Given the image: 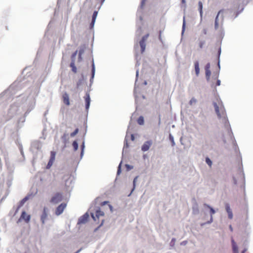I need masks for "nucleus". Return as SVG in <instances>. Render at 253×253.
I'll return each instance as SVG.
<instances>
[{
    "label": "nucleus",
    "mask_w": 253,
    "mask_h": 253,
    "mask_svg": "<svg viewBox=\"0 0 253 253\" xmlns=\"http://www.w3.org/2000/svg\"><path fill=\"white\" fill-rule=\"evenodd\" d=\"M213 106L218 119L222 120V123L225 125V126H228L229 122L226 116L224 107L222 102L219 101L218 104H217L216 103H214Z\"/></svg>",
    "instance_id": "obj_1"
},
{
    "label": "nucleus",
    "mask_w": 253,
    "mask_h": 253,
    "mask_svg": "<svg viewBox=\"0 0 253 253\" xmlns=\"http://www.w3.org/2000/svg\"><path fill=\"white\" fill-rule=\"evenodd\" d=\"M63 199L62 194L60 193H55L51 198L50 202L52 204H57Z\"/></svg>",
    "instance_id": "obj_2"
},
{
    "label": "nucleus",
    "mask_w": 253,
    "mask_h": 253,
    "mask_svg": "<svg viewBox=\"0 0 253 253\" xmlns=\"http://www.w3.org/2000/svg\"><path fill=\"white\" fill-rule=\"evenodd\" d=\"M67 204L66 203H61L56 208L55 210V214L57 216L60 215L63 212Z\"/></svg>",
    "instance_id": "obj_3"
},
{
    "label": "nucleus",
    "mask_w": 253,
    "mask_h": 253,
    "mask_svg": "<svg viewBox=\"0 0 253 253\" xmlns=\"http://www.w3.org/2000/svg\"><path fill=\"white\" fill-rule=\"evenodd\" d=\"M48 209L46 207H44L41 216V220L42 224H44L46 219L48 216Z\"/></svg>",
    "instance_id": "obj_4"
},
{
    "label": "nucleus",
    "mask_w": 253,
    "mask_h": 253,
    "mask_svg": "<svg viewBox=\"0 0 253 253\" xmlns=\"http://www.w3.org/2000/svg\"><path fill=\"white\" fill-rule=\"evenodd\" d=\"M104 215V213L103 211H101L100 210H97L95 211V216H94L93 213H91V217L94 221H96L99 219L100 216H103Z\"/></svg>",
    "instance_id": "obj_5"
},
{
    "label": "nucleus",
    "mask_w": 253,
    "mask_h": 253,
    "mask_svg": "<svg viewBox=\"0 0 253 253\" xmlns=\"http://www.w3.org/2000/svg\"><path fill=\"white\" fill-rule=\"evenodd\" d=\"M88 217L89 215L88 213H85L79 219L78 223L79 224H81L86 223L88 220Z\"/></svg>",
    "instance_id": "obj_6"
},
{
    "label": "nucleus",
    "mask_w": 253,
    "mask_h": 253,
    "mask_svg": "<svg viewBox=\"0 0 253 253\" xmlns=\"http://www.w3.org/2000/svg\"><path fill=\"white\" fill-rule=\"evenodd\" d=\"M206 77L207 80L209 81L210 79L211 72L210 71V63H208L205 66Z\"/></svg>",
    "instance_id": "obj_7"
},
{
    "label": "nucleus",
    "mask_w": 253,
    "mask_h": 253,
    "mask_svg": "<svg viewBox=\"0 0 253 253\" xmlns=\"http://www.w3.org/2000/svg\"><path fill=\"white\" fill-rule=\"evenodd\" d=\"M152 144V141H146L142 146L141 150L143 152L148 151Z\"/></svg>",
    "instance_id": "obj_8"
},
{
    "label": "nucleus",
    "mask_w": 253,
    "mask_h": 253,
    "mask_svg": "<svg viewBox=\"0 0 253 253\" xmlns=\"http://www.w3.org/2000/svg\"><path fill=\"white\" fill-rule=\"evenodd\" d=\"M62 100L63 101V103L66 105L67 106L70 105V100H69V97L67 93L65 92L63 93L62 95Z\"/></svg>",
    "instance_id": "obj_9"
},
{
    "label": "nucleus",
    "mask_w": 253,
    "mask_h": 253,
    "mask_svg": "<svg viewBox=\"0 0 253 253\" xmlns=\"http://www.w3.org/2000/svg\"><path fill=\"white\" fill-rule=\"evenodd\" d=\"M20 218L23 219L26 222L28 223L30 220L31 216L30 215L27 214L25 211H23L22 212Z\"/></svg>",
    "instance_id": "obj_10"
},
{
    "label": "nucleus",
    "mask_w": 253,
    "mask_h": 253,
    "mask_svg": "<svg viewBox=\"0 0 253 253\" xmlns=\"http://www.w3.org/2000/svg\"><path fill=\"white\" fill-rule=\"evenodd\" d=\"M84 100L85 102V108L86 110H88L89 107L90 102V99L89 93H86L85 96H84Z\"/></svg>",
    "instance_id": "obj_11"
},
{
    "label": "nucleus",
    "mask_w": 253,
    "mask_h": 253,
    "mask_svg": "<svg viewBox=\"0 0 253 253\" xmlns=\"http://www.w3.org/2000/svg\"><path fill=\"white\" fill-rule=\"evenodd\" d=\"M226 210L228 214V217L230 219H232L233 217V214L232 211L228 204H226L225 206Z\"/></svg>",
    "instance_id": "obj_12"
},
{
    "label": "nucleus",
    "mask_w": 253,
    "mask_h": 253,
    "mask_svg": "<svg viewBox=\"0 0 253 253\" xmlns=\"http://www.w3.org/2000/svg\"><path fill=\"white\" fill-rule=\"evenodd\" d=\"M97 14H98V12L96 11H94V12L93 13L92 17V21L90 24V26L91 27H93V26H94Z\"/></svg>",
    "instance_id": "obj_13"
},
{
    "label": "nucleus",
    "mask_w": 253,
    "mask_h": 253,
    "mask_svg": "<svg viewBox=\"0 0 253 253\" xmlns=\"http://www.w3.org/2000/svg\"><path fill=\"white\" fill-rule=\"evenodd\" d=\"M194 66H195V72L197 76H199L200 73V68H199V62L198 61H196L194 63Z\"/></svg>",
    "instance_id": "obj_14"
},
{
    "label": "nucleus",
    "mask_w": 253,
    "mask_h": 253,
    "mask_svg": "<svg viewBox=\"0 0 253 253\" xmlns=\"http://www.w3.org/2000/svg\"><path fill=\"white\" fill-rule=\"evenodd\" d=\"M232 245L234 253H238V247L233 239L232 240Z\"/></svg>",
    "instance_id": "obj_15"
},
{
    "label": "nucleus",
    "mask_w": 253,
    "mask_h": 253,
    "mask_svg": "<svg viewBox=\"0 0 253 253\" xmlns=\"http://www.w3.org/2000/svg\"><path fill=\"white\" fill-rule=\"evenodd\" d=\"M204 206L205 207L208 208L210 210V212H211V222L212 220V215L215 213V211L213 210V209L212 208H211L209 205H208L206 204H204Z\"/></svg>",
    "instance_id": "obj_16"
},
{
    "label": "nucleus",
    "mask_w": 253,
    "mask_h": 253,
    "mask_svg": "<svg viewBox=\"0 0 253 253\" xmlns=\"http://www.w3.org/2000/svg\"><path fill=\"white\" fill-rule=\"evenodd\" d=\"M139 44L141 48V52H143L144 51L146 46L145 42L140 41L139 42Z\"/></svg>",
    "instance_id": "obj_17"
},
{
    "label": "nucleus",
    "mask_w": 253,
    "mask_h": 253,
    "mask_svg": "<svg viewBox=\"0 0 253 253\" xmlns=\"http://www.w3.org/2000/svg\"><path fill=\"white\" fill-rule=\"evenodd\" d=\"M84 47H81L79 52V59H82V55L84 52Z\"/></svg>",
    "instance_id": "obj_18"
},
{
    "label": "nucleus",
    "mask_w": 253,
    "mask_h": 253,
    "mask_svg": "<svg viewBox=\"0 0 253 253\" xmlns=\"http://www.w3.org/2000/svg\"><path fill=\"white\" fill-rule=\"evenodd\" d=\"M55 155H56V153L54 151H51L50 152V157L49 160L54 162L55 161Z\"/></svg>",
    "instance_id": "obj_19"
},
{
    "label": "nucleus",
    "mask_w": 253,
    "mask_h": 253,
    "mask_svg": "<svg viewBox=\"0 0 253 253\" xmlns=\"http://www.w3.org/2000/svg\"><path fill=\"white\" fill-rule=\"evenodd\" d=\"M137 123L139 125H142L144 124V118L142 116H140L137 120Z\"/></svg>",
    "instance_id": "obj_20"
},
{
    "label": "nucleus",
    "mask_w": 253,
    "mask_h": 253,
    "mask_svg": "<svg viewBox=\"0 0 253 253\" xmlns=\"http://www.w3.org/2000/svg\"><path fill=\"white\" fill-rule=\"evenodd\" d=\"M70 67L72 68V71L74 73H77V68H76L74 62H72L71 63Z\"/></svg>",
    "instance_id": "obj_21"
},
{
    "label": "nucleus",
    "mask_w": 253,
    "mask_h": 253,
    "mask_svg": "<svg viewBox=\"0 0 253 253\" xmlns=\"http://www.w3.org/2000/svg\"><path fill=\"white\" fill-rule=\"evenodd\" d=\"M198 8H199V10L200 11V14L202 15V14L203 4H202V2L201 1H199V2H198Z\"/></svg>",
    "instance_id": "obj_22"
},
{
    "label": "nucleus",
    "mask_w": 253,
    "mask_h": 253,
    "mask_svg": "<svg viewBox=\"0 0 253 253\" xmlns=\"http://www.w3.org/2000/svg\"><path fill=\"white\" fill-rule=\"evenodd\" d=\"M74 150L75 151H77L78 149V144L76 141H74L72 144Z\"/></svg>",
    "instance_id": "obj_23"
},
{
    "label": "nucleus",
    "mask_w": 253,
    "mask_h": 253,
    "mask_svg": "<svg viewBox=\"0 0 253 253\" xmlns=\"http://www.w3.org/2000/svg\"><path fill=\"white\" fill-rule=\"evenodd\" d=\"M205 43V42L204 41H200L198 43L199 48H202L203 47V46H204Z\"/></svg>",
    "instance_id": "obj_24"
},
{
    "label": "nucleus",
    "mask_w": 253,
    "mask_h": 253,
    "mask_svg": "<svg viewBox=\"0 0 253 253\" xmlns=\"http://www.w3.org/2000/svg\"><path fill=\"white\" fill-rule=\"evenodd\" d=\"M79 132V129L78 128H76L74 132H72L71 134H70V136L71 137H74V136H75Z\"/></svg>",
    "instance_id": "obj_25"
},
{
    "label": "nucleus",
    "mask_w": 253,
    "mask_h": 253,
    "mask_svg": "<svg viewBox=\"0 0 253 253\" xmlns=\"http://www.w3.org/2000/svg\"><path fill=\"white\" fill-rule=\"evenodd\" d=\"M206 162L207 163V164L210 166L211 167L212 165V162L209 158H206Z\"/></svg>",
    "instance_id": "obj_26"
},
{
    "label": "nucleus",
    "mask_w": 253,
    "mask_h": 253,
    "mask_svg": "<svg viewBox=\"0 0 253 253\" xmlns=\"http://www.w3.org/2000/svg\"><path fill=\"white\" fill-rule=\"evenodd\" d=\"M197 102V100L194 98H192L189 101V104L190 105H193V104H195Z\"/></svg>",
    "instance_id": "obj_27"
},
{
    "label": "nucleus",
    "mask_w": 253,
    "mask_h": 253,
    "mask_svg": "<svg viewBox=\"0 0 253 253\" xmlns=\"http://www.w3.org/2000/svg\"><path fill=\"white\" fill-rule=\"evenodd\" d=\"M149 36V34H147L144 35L142 37V39L140 41H143V42H145V41L147 40V38H148Z\"/></svg>",
    "instance_id": "obj_28"
},
{
    "label": "nucleus",
    "mask_w": 253,
    "mask_h": 253,
    "mask_svg": "<svg viewBox=\"0 0 253 253\" xmlns=\"http://www.w3.org/2000/svg\"><path fill=\"white\" fill-rule=\"evenodd\" d=\"M53 162H54L53 161L49 160V162L47 165V169L50 168L51 167V166L53 165Z\"/></svg>",
    "instance_id": "obj_29"
},
{
    "label": "nucleus",
    "mask_w": 253,
    "mask_h": 253,
    "mask_svg": "<svg viewBox=\"0 0 253 253\" xmlns=\"http://www.w3.org/2000/svg\"><path fill=\"white\" fill-rule=\"evenodd\" d=\"M94 72H95V67H94V63H93L92 65V78L94 77Z\"/></svg>",
    "instance_id": "obj_30"
},
{
    "label": "nucleus",
    "mask_w": 253,
    "mask_h": 253,
    "mask_svg": "<svg viewBox=\"0 0 253 253\" xmlns=\"http://www.w3.org/2000/svg\"><path fill=\"white\" fill-rule=\"evenodd\" d=\"M185 18H184L183 25H182V32H184V31L185 30Z\"/></svg>",
    "instance_id": "obj_31"
},
{
    "label": "nucleus",
    "mask_w": 253,
    "mask_h": 253,
    "mask_svg": "<svg viewBox=\"0 0 253 253\" xmlns=\"http://www.w3.org/2000/svg\"><path fill=\"white\" fill-rule=\"evenodd\" d=\"M217 18H218V15H217L215 21V27L216 28L218 26V23H217Z\"/></svg>",
    "instance_id": "obj_32"
},
{
    "label": "nucleus",
    "mask_w": 253,
    "mask_h": 253,
    "mask_svg": "<svg viewBox=\"0 0 253 253\" xmlns=\"http://www.w3.org/2000/svg\"><path fill=\"white\" fill-rule=\"evenodd\" d=\"M28 200L27 197L24 198L21 202V204H23Z\"/></svg>",
    "instance_id": "obj_33"
},
{
    "label": "nucleus",
    "mask_w": 253,
    "mask_h": 253,
    "mask_svg": "<svg viewBox=\"0 0 253 253\" xmlns=\"http://www.w3.org/2000/svg\"><path fill=\"white\" fill-rule=\"evenodd\" d=\"M220 85V81L219 80H217L216 85L219 86Z\"/></svg>",
    "instance_id": "obj_34"
},
{
    "label": "nucleus",
    "mask_w": 253,
    "mask_h": 253,
    "mask_svg": "<svg viewBox=\"0 0 253 253\" xmlns=\"http://www.w3.org/2000/svg\"><path fill=\"white\" fill-rule=\"evenodd\" d=\"M203 33L204 34V35H207V30L206 29H204L203 30V31H202Z\"/></svg>",
    "instance_id": "obj_35"
},
{
    "label": "nucleus",
    "mask_w": 253,
    "mask_h": 253,
    "mask_svg": "<svg viewBox=\"0 0 253 253\" xmlns=\"http://www.w3.org/2000/svg\"><path fill=\"white\" fill-rule=\"evenodd\" d=\"M84 143H83L82 145V153H81V154H83V151H84Z\"/></svg>",
    "instance_id": "obj_36"
},
{
    "label": "nucleus",
    "mask_w": 253,
    "mask_h": 253,
    "mask_svg": "<svg viewBox=\"0 0 253 253\" xmlns=\"http://www.w3.org/2000/svg\"><path fill=\"white\" fill-rule=\"evenodd\" d=\"M128 143H127V141H126V143L124 144V148H128Z\"/></svg>",
    "instance_id": "obj_37"
},
{
    "label": "nucleus",
    "mask_w": 253,
    "mask_h": 253,
    "mask_svg": "<svg viewBox=\"0 0 253 253\" xmlns=\"http://www.w3.org/2000/svg\"><path fill=\"white\" fill-rule=\"evenodd\" d=\"M134 139H135V137H134V135L133 134H131V140L132 141H133V140H134Z\"/></svg>",
    "instance_id": "obj_38"
},
{
    "label": "nucleus",
    "mask_w": 253,
    "mask_h": 253,
    "mask_svg": "<svg viewBox=\"0 0 253 253\" xmlns=\"http://www.w3.org/2000/svg\"><path fill=\"white\" fill-rule=\"evenodd\" d=\"M121 172V166L120 165L119 166V168H118V171H117V173L118 174H119V173Z\"/></svg>",
    "instance_id": "obj_39"
},
{
    "label": "nucleus",
    "mask_w": 253,
    "mask_h": 253,
    "mask_svg": "<svg viewBox=\"0 0 253 253\" xmlns=\"http://www.w3.org/2000/svg\"><path fill=\"white\" fill-rule=\"evenodd\" d=\"M77 53V51H75V52L73 54L72 56H73V57H75V56L76 55Z\"/></svg>",
    "instance_id": "obj_40"
},
{
    "label": "nucleus",
    "mask_w": 253,
    "mask_h": 253,
    "mask_svg": "<svg viewBox=\"0 0 253 253\" xmlns=\"http://www.w3.org/2000/svg\"><path fill=\"white\" fill-rule=\"evenodd\" d=\"M136 179H137V177H136L134 179V180H133V185H134V186L135 185V181H136Z\"/></svg>",
    "instance_id": "obj_41"
},
{
    "label": "nucleus",
    "mask_w": 253,
    "mask_h": 253,
    "mask_svg": "<svg viewBox=\"0 0 253 253\" xmlns=\"http://www.w3.org/2000/svg\"><path fill=\"white\" fill-rule=\"evenodd\" d=\"M159 39L160 40H161V32H160V35H159Z\"/></svg>",
    "instance_id": "obj_42"
},
{
    "label": "nucleus",
    "mask_w": 253,
    "mask_h": 253,
    "mask_svg": "<svg viewBox=\"0 0 253 253\" xmlns=\"http://www.w3.org/2000/svg\"><path fill=\"white\" fill-rule=\"evenodd\" d=\"M66 137V134H64L63 135V136L62 137V139H64V138H65Z\"/></svg>",
    "instance_id": "obj_43"
},
{
    "label": "nucleus",
    "mask_w": 253,
    "mask_h": 253,
    "mask_svg": "<svg viewBox=\"0 0 253 253\" xmlns=\"http://www.w3.org/2000/svg\"><path fill=\"white\" fill-rule=\"evenodd\" d=\"M182 3L183 4L185 3V0H182Z\"/></svg>",
    "instance_id": "obj_44"
},
{
    "label": "nucleus",
    "mask_w": 253,
    "mask_h": 253,
    "mask_svg": "<svg viewBox=\"0 0 253 253\" xmlns=\"http://www.w3.org/2000/svg\"><path fill=\"white\" fill-rule=\"evenodd\" d=\"M81 249H80V250H78V251H77L75 253H79L80 252V251H81Z\"/></svg>",
    "instance_id": "obj_45"
},
{
    "label": "nucleus",
    "mask_w": 253,
    "mask_h": 253,
    "mask_svg": "<svg viewBox=\"0 0 253 253\" xmlns=\"http://www.w3.org/2000/svg\"><path fill=\"white\" fill-rule=\"evenodd\" d=\"M246 251V250L245 249L244 251H243V252H242V253H245V252Z\"/></svg>",
    "instance_id": "obj_46"
},
{
    "label": "nucleus",
    "mask_w": 253,
    "mask_h": 253,
    "mask_svg": "<svg viewBox=\"0 0 253 253\" xmlns=\"http://www.w3.org/2000/svg\"><path fill=\"white\" fill-rule=\"evenodd\" d=\"M230 229H231V231H232V228L231 225L230 226Z\"/></svg>",
    "instance_id": "obj_47"
},
{
    "label": "nucleus",
    "mask_w": 253,
    "mask_h": 253,
    "mask_svg": "<svg viewBox=\"0 0 253 253\" xmlns=\"http://www.w3.org/2000/svg\"><path fill=\"white\" fill-rule=\"evenodd\" d=\"M218 75H217L216 76V77H215V79H216V78H218Z\"/></svg>",
    "instance_id": "obj_48"
},
{
    "label": "nucleus",
    "mask_w": 253,
    "mask_h": 253,
    "mask_svg": "<svg viewBox=\"0 0 253 253\" xmlns=\"http://www.w3.org/2000/svg\"><path fill=\"white\" fill-rule=\"evenodd\" d=\"M219 13H220V12H218V14H217L218 15H219Z\"/></svg>",
    "instance_id": "obj_49"
}]
</instances>
